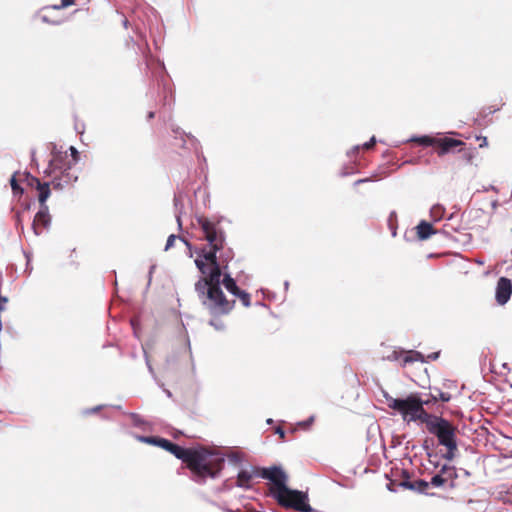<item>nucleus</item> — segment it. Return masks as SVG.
I'll list each match as a JSON object with an SVG mask.
<instances>
[{
	"label": "nucleus",
	"instance_id": "obj_1",
	"mask_svg": "<svg viewBox=\"0 0 512 512\" xmlns=\"http://www.w3.org/2000/svg\"><path fill=\"white\" fill-rule=\"evenodd\" d=\"M195 264L200 272L206 276L202 277L195 284V291L202 305L213 316H221L230 313L235 305V299L228 300L224 295L221 284V266L210 268L204 260L196 259Z\"/></svg>",
	"mask_w": 512,
	"mask_h": 512
},
{
	"label": "nucleus",
	"instance_id": "obj_2",
	"mask_svg": "<svg viewBox=\"0 0 512 512\" xmlns=\"http://www.w3.org/2000/svg\"><path fill=\"white\" fill-rule=\"evenodd\" d=\"M168 452L182 460L198 482H204L208 477L216 478L225 464L223 456L204 447L182 448L173 443Z\"/></svg>",
	"mask_w": 512,
	"mask_h": 512
},
{
	"label": "nucleus",
	"instance_id": "obj_3",
	"mask_svg": "<svg viewBox=\"0 0 512 512\" xmlns=\"http://www.w3.org/2000/svg\"><path fill=\"white\" fill-rule=\"evenodd\" d=\"M427 431L436 436L438 444L446 448L443 457L449 461L453 460L458 451L457 428L447 419L430 414L423 423Z\"/></svg>",
	"mask_w": 512,
	"mask_h": 512
},
{
	"label": "nucleus",
	"instance_id": "obj_4",
	"mask_svg": "<svg viewBox=\"0 0 512 512\" xmlns=\"http://www.w3.org/2000/svg\"><path fill=\"white\" fill-rule=\"evenodd\" d=\"M385 398L387 406L401 415L404 421L423 424L430 415L424 408L427 401H424L419 393H410L405 398H394L385 394Z\"/></svg>",
	"mask_w": 512,
	"mask_h": 512
},
{
	"label": "nucleus",
	"instance_id": "obj_5",
	"mask_svg": "<svg viewBox=\"0 0 512 512\" xmlns=\"http://www.w3.org/2000/svg\"><path fill=\"white\" fill-rule=\"evenodd\" d=\"M410 141L424 147H435L437 155L440 157L451 152L454 148L460 147L459 152L461 153V158L465 164L472 165L474 162L475 148L463 149L462 147L465 145V143L458 139L424 135L420 137H414Z\"/></svg>",
	"mask_w": 512,
	"mask_h": 512
},
{
	"label": "nucleus",
	"instance_id": "obj_6",
	"mask_svg": "<svg viewBox=\"0 0 512 512\" xmlns=\"http://www.w3.org/2000/svg\"><path fill=\"white\" fill-rule=\"evenodd\" d=\"M51 185L55 190L71 186L78 179L77 169L71 165L67 153H56L49 163Z\"/></svg>",
	"mask_w": 512,
	"mask_h": 512
},
{
	"label": "nucleus",
	"instance_id": "obj_7",
	"mask_svg": "<svg viewBox=\"0 0 512 512\" xmlns=\"http://www.w3.org/2000/svg\"><path fill=\"white\" fill-rule=\"evenodd\" d=\"M274 498L284 508H291L300 512H311L312 508L307 502V495L298 490H291L284 487Z\"/></svg>",
	"mask_w": 512,
	"mask_h": 512
},
{
	"label": "nucleus",
	"instance_id": "obj_8",
	"mask_svg": "<svg viewBox=\"0 0 512 512\" xmlns=\"http://www.w3.org/2000/svg\"><path fill=\"white\" fill-rule=\"evenodd\" d=\"M204 239L208 242L209 246L214 249H223L225 244V234L219 225V222H214L207 217H199L197 219Z\"/></svg>",
	"mask_w": 512,
	"mask_h": 512
},
{
	"label": "nucleus",
	"instance_id": "obj_9",
	"mask_svg": "<svg viewBox=\"0 0 512 512\" xmlns=\"http://www.w3.org/2000/svg\"><path fill=\"white\" fill-rule=\"evenodd\" d=\"M254 474L256 477L268 479L272 482L270 487V494L274 497L279 491L284 489L286 486L287 475L285 472L277 466L270 468H257L254 467Z\"/></svg>",
	"mask_w": 512,
	"mask_h": 512
},
{
	"label": "nucleus",
	"instance_id": "obj_10",
	"mask_svg": "<svg viewBox=\"0 0 512 512\" xmlns=\"http://www.w3.org/2000/svg\"><path fill=\"white\" fill-rule=\"evenodd\" d=\"M457 478V472L455 467L449 465H443L438 474L434 475L431 478L429 483V487H444L449 485V487H454V481Z\"/></svg>",
	"mask_w": 512,
	"mask_h": 512
},
{
	"label": "nucleus",
	"instance_id": "obj_11",
	"mask_svg": "<svg viewBox=\"0 0 512 512\" xmlns=\"http://www.w3.org/2000/svg\"><path fill=\"white\" fill-rule=\"evenodd\" d=\"M50 223L51 216L49 214V208L40 207L32 223V228L35 235H40L45 229H47L50 226Z\"/></svg>",
	"mask_w": 512,
	"mask_h": 512
},
{
	"label": "nucleus",
	"instance_id": "obj_12",
	"mask_svg": "<svg viewBox=\"0 0 512 512\" xmlns=\"http://www.w3.org/2000/svg\"><path fill=\"white\" fill-rule=\"evenodd\" d=\"M512 294V282L506 277H501L497 282L496 300L500 305L508 302Z\"/></svg>",
	"mask_w": 512,
	"mask_h": 512
},
{
	"label": "nucleus",
	"instance_id": "obj_13",
	"mask_svg": "<svg viewBox=\"0 0 512 512\" xmlns=\"http://www.w3.org/2000/svg\"><path fill=\"white\" fill-rule=\"evenodd\" d=\"M29 185L35 186L36 189L38 190V192H39L38 201L40 203V207H48L46 204V201L50 196V192H51L50 186H52L51 181L49 183L48 182L42 183L38 178L31 177L29 179Z\"/></svg>",
	"mask_w": 512,
	"mask_h": 512
},
{
	"label": "nucleus",
	"instance_id": "obj_14",
	"mask_svg": "<svg viewBox=\"0 0 512 512\" xmlns=\"http://www.w3.org/2000/svg\"><path fill=\"white\" fill-rule=\"evenodd\" d=\"M388 359L399 360L402 359V366H406L408 363H412L415 361H424L423 355L417 351H393L391 356H388Z\"/></svg>",
	"mask_w": 512,
	"mask_h": 512
},
{
	"label": "nucleus",
	"instance_id": "obj_15",
	"mask_svg": "<svg viewBox=\"0 0 512 512\" xmlns=\"http://www.w3.org/2000/svg\"><path fill=\"white\" fill-rule=\"evenodd\" d=\"M435 233H436V230L433 228L432 224H430L426 221H421L416 226V234H417L418 239H420V240H426L431 235H433Z\"/></svg>",
	"mask_w": 512,
	"mask_h": 512
},
{
	"label": "nucleus",
	"instance_id": "obj_16",
	"mask_svg": "<svg viewBox=\"0 0 512 512\" xmlns=\"http://www.w3.org/2000/svg\"><path fill=\"white\" fill-rule=\"evenodd\" d=\"M253 477H256L254 474V468L252 471L242 470L237 475L236 485L241 488L248 489L251 487V480Z\"/></svg>",
	"mask_w": 512,
	"mask_h": 512
},
{
	"label": "nucleus",
	"instance_id": "obj_17",
	"mask_svg": "<svg viewBox=\"0 0 512 512\" xmlns=\"http://www.w3.org/2000/svg\"><path fill=\"white\" fill-rule=\"evenodd\" d=\"M140 439H141V441H143L145 443L156 445L158 447L163 448L166 451H168V449L173 444V442H171L165 438H160V437H155V436L141 437Z\"/></svg>",
	"mask_w": 512,
	"mask_h": 512
},
{
	"label": "nucleus",
	"instance_id": "obj_18",
	"mask_svg": "<svg viewBox=\"0 0 512 512\" xmlns=\"http://www.w3.org/2000/svg\"><path fill=\"white\" fill-rule=\"evenodd\" d=\"M220 250L221 249H214L211 247L209 250H207L205 248H203L201 250V256L209 264L210 268L215 267V266H220V263H218L217 256H216V253Z\"/></svg>",
	"mask_w": 512,
	"mask_h": 512
},
{
	"label": "nucleus",
	"instance_id": "obj_19",
	"mask_svg": "<svg viewBox=\"0 0 512 512\" xmlns=\"http://www.w3.org/2000/svg\"><path fill=\"white\" fill-rule=\"evenodd\" d=\"M222 284L224 285V287L230 292L232 293L234 296L240 292V288L237 286L235 280L229 275V274H225L224 275V278L222 280Z\"/></svg>",
	"mask_w": 512,
	"mask_h": 512
},
{
	"label": "nucleus",
	"instance_id": "obj_20",
	"mask_svg": "<svg viewBox=\"0 0 512 512\" xmlns=\"http://www.w3.org/2000/svg\"><path fill=\"white\" fill-rule=\"evenodd\" d=\"M411 487H412L413 491L429 495V492H428L429 483L423 479H418V480L413 481V486H411Z\"/></svg>",
	"mask_w": 512,
	"mask_h": 512
},
{
	"label": "nucleus",
	"instance_id": "obj_21",
	"mask_svg": "<svg viewBox=\"0 0 512 512\" xmlns=\"http://www.w3.org/2000/svg\"><path fill=\"white\" fill-rule=\"evenodd\" d=\"M74 4H75V0H61V3L59 5L47 6L43 10L44 11H49L50 9L59 10V9L66 8V7L74 5Z\"/></svg>",
	"mask_w": 512,
	"mask_h": 512
},
{
	"label": "nucleus",
	"instance_id": "obj_22",
	"mask_svg": "<svg viewBox=\"0 0 512 512\" xmlns=\"http://www.w3.org/2000/svg\"><path fill=\"white\" fill-rule=\"evenodd\" d=\"M400 486L409 490H412L413 481L409 480V474L407 471H402V481L400 482Z\"/></svg>",
	"mask_w": 512,
	"mask_h": 512
},
{
	"label": "nucleus",
	"instance_id": "obj_23",
	"mask_svg": "<svg viewBox=\"0 0 512 512\" xmlns=\"http://www.w3.org/2000/svg\"><path fill=\"white\" fill-rule=\"evenodd\" d=\"M235 297L239 298L240 301L242 302V304L245 306V307H249L251 305V302H250V295L245 292V291H242L240 289V292H238Z\"/></svg>",
	"mask_w": 512,
	"mask_h": 512
},
{
	"label": "nucleus",
	"instance_id": "obj_24",
	"mask_svg": "<svg viewBox=\"0 0 512 512\" xmlns=\"http://www.w3.org/2000/svg\"><path fill=\"white\" fill-rule=\"evenodd\" d=\"M174 102V97L170 89L164 90L163 106H171Z\"/></svg>",
	"mask_w": 512,
	"mask_h": 512
},
{
	"label": "nucleus",
	"instance_id": "obj_25",
	"mask_svg": "<svg viewBox=\"0 0 512 512\" xmlns=\"http://www.w3.org/2000/svg\"><path fill=\"white\" fill-rule=\"evenodd\" d=\"M444 213V208L440 205H435L431 208V215L435 218V220H439L442 218Z\"/></svg>",
	"mask_w": 512,
	"mask_h": 512
},
{
	"label": "nucleus",
	"instance_id": "obj_26",
	"mask_svg": "<svg viewBox=\"0 0 512 512\" xmlns=\"http://www.w3.org/2000/svg\"><path fill=\"white\" fill-rule=\"evenodd\" d=\"M12 191L15 195H21L23 193V188L18 184L15 176H13L10 180Z\"/></svg>",
	"mask_w": 512,
	"mask_h": 512
},
{
	"label": "nucleus",
	"instance_id": "obj_27",
	"mask_svg": "<svg viewBox=\"0 0 512 512\" xmlns=\"http://www.w3.org/2000/svg\"><path fill=\"white\" fill-rule=\"evenodd\" d=\"M71 155H68V160L71 161V165L75 166L79 157L78 151L71 146L70 147Z\"/></svg>",
	"mask_w": 512,
	"mask_h": 512
},
{
	"label": "nucleus",
	"instance_id": "obj_28",
	"mask_svg": "<svg viewBox=\"0 0 512 512\" xmlns=\"http://www.w3.org/2000/svg\"><path fill=\"white\" fill-rule=\"evenodd\" d=\"M178 239V237L176 235H170L167 239V242H166V246H165V250H169L170 248L173 247L174 245V242Z\"/></svg>",
	"mask_w": 512,
	"mask_h": 512
},
{
	"label": "nucleus",
	"instance_id": "obj_29",
	"mask_svg": "<svg viewBox=\"0 0 512 512\" xmlns=\"http://www.w3.org/2000/svg\"><path fill=\"white\" fill-rule=\"evenodd\" d=\"M437 397H438V400H440L442 402H449L451 399V395L447 392H440Z\"/></svg>",
	"mask_w": 512,
	"mask_h": 512
},
{
	"label": "nucleus",
	"instance_id": "obj_30",
	"mask_svg": "<svg viewBox=\"0 0 512 512\" xmlns=\"http://www.w3.org/2000/svg\"><path fill=\"white\" fill-rule=\"evenodd\" d=\"M477 141H479V148H485L488 146V140L485 136H477Z\"/></svg>",
	"mask_w": 512,
	"mask_h": 512
},
{
	"label": "nucleus",
	"instance_id": "obj_31",
	"mask_svg": "<svg viewBox=\"0 0 512 512\" xmlns=\"http://www.w3.org/2000/svg\"><path fill=\"white\" fill-rule=\"evenodd\" d=\"M375 143H376V139H375V137L373 136V137L370 139V141H369V142H366L365 144H363L362 148H363V149H366V150H369V149H371V148H373V147H374Z\"/></svg>",
	"mask_w": 512,
	"mask_h": 512
},
{
	"label": "nucleus",
	"instance_id": "obj_32",
	"mask_svg": "<svg viewBox=\"0 0 512 512\" xmlns=\"http://www.w3.org/2000/svg\"><path fill=\"white\" fill-rule=\"evenodd\" d=\"M41 20H42L43 22H45V23H49V24H54V25H58V24H60V21L50 20V19H49V17H48V15H46V14H43V15L41 16Z\"/></svg>",
	"mask_w": 512,
	"mask_h": 512
},
{
	"label": "nucleus",
	"instance_id": "obj_33",
	"mask_svg": "<svg viewBox=\"0 0 512 512\" xmlns=\"http://www.w3.org/2000/svg\"><path fill=\"white\" fill-rule=\"evenodd\" d=\"M424 401H427L425 405H429L431 403H436L438 401V397L436 395H430L429 398L423 399Z\"/></svg>",
	"mask_w": 512,
	"mask_h": 512
},
{
	"label": "nucleus",
	"instance_id": "obj_34",
	"mask_svg": "<svg viewBox=\"0 0 512 512\" xmlns=\"http://www.w3.org/2000/svg\"><path fill=\"white\" fill-rule=\"evenodd\" d=\"M6 303H7V298L0 297V312L5 309Z\"/></svg>",
	"mask_w": 512,
	"mask_h": 512
},
{
	"label": "nucleus",
	"instance_id": "obj_35",
	"mask_svg": "<svg viewBox=\"0 0 512 512\" xmlns=\"http://www.w3.org/2000/svg\"><path fill=\"white\" fill-rule=\"evenodd\" d=\"M276 433H278V434H279L280 438L284 439V437H285V431H284L283 429H281V428H277V429H276Z\"/></svg>",
	"mask_w": 512,
	"mask_h": 512
},
{
	"label": "nucleus",
	"instance_id": "obj_36",
	"mask_svg": "<svg viewBox=\"0 0 512 512\" xmlns=\"http://www.w3.org/2000/svg\"><path fill=\"white\" fill-rule=\"evenodd\" d=\"M210 324H211L212 326H214L216 329H221V328L223 327V325H222V324H221V325H217L213 320H212V321H210Z\"/></svg>",
	"mask_w": 512,
	"mask_h": 512
},
{
	"label": "nucleus",
	"instance_id": "obj_37",
	"mask_svg": "<svg viewBox=\"0 0 512 512\" xmlns=\"http://www.w3.org/2000/svg\"><path fill=\"white\" fill-rule=\"evenodd\" d=\"M154 116H155V113H154L153 111H151V112H149V113H148V118H149V119L154 118Z\"/></svg>",
	"mask_w": 512,
	"mask_h": 512
},
{
	"label": "nucleus",
	"instance_id": "obj_38",
	"mask_svg": "<svg viewBox=\"0 0 512 512\" xmlns=\"http://www.w3.org/2000/svg\"><path fill=\"white\" fill-rule=\"evenodd\" d=\"M438 355L439 353H434L433 355H430L429 358L436 359Z\"/></svg>",
	"mask_w": 512,
	"mask_h": 512
},
{
	"label": "nucleus",
	"instance_id": "obj_39",
	"mask_svg": "<svg viewBox=\"0 0 512 512\" xmlns=\"http://www.w3.org/2000/svg\"><path fill=\"white\" fill-rule=\"evenodd\" d=\"M181 241H183L187 246H190L189 242H187L186 240H184L183 238H179Z\"/></svg>",
	"mask_w": 512,
	"mask_h": 512
},
{
	"label": "nucleus",
	"instance_id": "obj_40",
	"mask_svg": "<svg viewBox=\"0 0 512 512\" xmlns=\"http://www.w3.org/2000/svg\"><path fill=\"white\" fill-rule=\"evenodd\" d=\"M173 131H174V133H176V134H179V133H180V129H179V128L174 129Z\"/></svg>",
	"mask_w": 512,
	"mask_h": 512
}]
</instances>
